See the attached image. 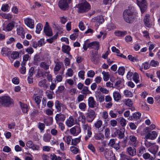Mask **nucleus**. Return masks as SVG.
<instances>
[{
	"label": "nucleus",
	"mask_w": 160,
	"mask_h": 160,
	"mask_svg": "<svg viewBox=\"0 0 160 160\" xmlns=\"http://www.w3.org/2000/svg\"><path fill=\"white\" fill-rule=\"evenodd\" d=\"M123 17L125 21L127 22L130 23V10L126 9L123 13Z\"/></svg>",
	"instance_id": "nucleus-13"
},
{
	"label": "nucleus",
	"mask_w": 160,
	"mask_h": 160,
	"mask_svg": "<svg viewBox=\"0 0 160 160\" xmlns=\"http://www.w3.org/2000/svg\"><path fill=\"white\" fill-rule=\"evenodd\" d=\"M91 61L94 63H97L98 59L100 57V55L98 54V51L92 50L91 55Z\"/></svg>",
	"instance_id": "nucleus-7"
},
{
	"label": "nucleus",
	"mask_w": 160,
	"mask_h": 160,
	"mask_svg": "<svg viewBox=\"0 0 160 160\" xmlns=\"http://www.w3.org/2000/svg\"><path fill=\"white\" fill-rule=\"evenodd\" d=\"M45 125L44 124L40 122L39 123L38 128L41 131H43L45 128Z\"/></svg>",
	"instance_id": "nucleus-61"
},
{
	"label": "nucleus",
	"mask_w": 160,
	"mask_h": 160,
	"mask_svg": "<svg viewBox=\"0 0 160 160\" xmlns=\"http://www.w3.org/2000/svg\"><path fill=\"white\" fill-rule=\"evenodd\" d=\"M96 97L100 102H103L104 100V96L102 95L100 92L98 93Z\"/></svg>",
	"instance_id": "nucleus-32"
},
{
	"label": "nucleus",
	"mask_w": 160,
	"mask_h": 160,
	"mask_svg": "<svg viewBox=\"0 0 160 160\" xmlns=\"http://www.w3.org/2000/svg\"><path fill=\"white\" fill-rule=\"evenodd\" d=\"M81 93L86 96L88 94L91 93V92L88 90V87L85 86L81 91Z\"/></svg>",
	"instance_id": "nucleus-27"
},
{
	"label": "nucleus",
	"mask_w": 160,
	"mask_h": 160,
	"mask_svg": "<svg viewBox=\"0 0 160 160\" xmlns=\"http://www.w3.org/2000/svg\"><path fill=\"white\" fill-rule=\"evenodd\" d=\"M81 136L77 138L74 139H72V144L73 145L76 146L78 143L80 142V141Z\"/></svg>",
	"instance_id": "nucleus-37"
},
{
	"label": "nucleus",
	"mask_w": 160,
	"mask_h": 160,
	"mask_svg": "<svg viewBox=\"0 0 160 160\" xmlns=\"http://www.w3.org/2000/svg\"><path fill=\"white\" fill-rule=\"evenodd\" d=\"M38 85L40 87L45 88V89H46L48 87L47 84V81L45 79L40 81L38 83Z\"/></svg>",
	"instance_id": "nucleus-26"
},
{
	"label": "nucleus",
	"mask_w": 160,
	"mask_h": 160,
	"mask_svg": "<svg viewBox=\"0 0 160 160\" xmlns=\"http://www.w3.org/2000/svg\"><path fill=\"white\" fill-rule=\"evenodd\" d=\"M66 118V115L61 113L57 114L55 117L56 123H58L60 121L63 122L65 120Z\"/></svg>",
	"instance_id": "nucleus-12"
},
{
	"label": "nucleus",
	"mask_w": 160,
	"mask_h": 160,
	"mask_svg": "<svg viewBox=\"0 0 160 160\" xmlns=\"http://www.w3.org/2000/svg\"><path fill=\"white\" fill-rule=\"evenodd\" d=\"M40 60L41 59L40 56L36 54L34 57V60L33 61V64L35 65H38Z\"/></svg>",
	"instance_id": "nucleus-31"
},
{
	"label": "nucleus",
	"mask_w": 160,
	"mask_h": 160,
	"mask_svg": "<svg viewBox=\"0 0 160 160\" xmlns=\"http://www.w3.org/2000/svg\"><path fill=\"white\" fill-rule=\"evenodd\" d=\"M158 135V133L155 131L149 132L144 137L145 140L155 139Z\"/></svg>",
	"instance_id": "nucleus-9"
},
{
	"label": "nucleus",
	"mask_w": 160,
	"mask_h": 160,
	"mask_svg": "<svg viewBox=\"0 0 160 160\" xmlns=\"http://www.w3.org/2000/svg\"><path fill=\"white\" fill-rule=\"evenodd\" d=\"M66 124L68 127H71L74 124V120L73 118L70 117L66 122Z\"/></svg>",
	"instance_id": "nucleus-21"
},
{
	"label": "nucleus",
	"mask_w": 160,
	"mask_h": 160,
	"mask_svg": "<svg viewBox=\"0 0 160 160\" xmlns=\"http://www.w3.org/2000/svg\"><path fill=\"white\" fill-rule=\"evenodd\" d=\"M115 136H116V134L118 136V138L120 139H122L124 137V132L123 131H121V130L118 129L115 132Z\"/></svg>",
	"instance_id": "nucleus-29"
},
{
	"label": "nucleus",
	"mask_w": 160,
	"mask_h": 160,
	"mask_svg": "<svg viewBox=\"0 0 160 160\" xmlns=\"http://www.w3.org/2000/svg\"><path fill=\"white\" fill-rule=\"evenodd\" d=\"M145 151V148L144 147L142 146L140 147L138 151V155L141 156Z\"/></svg>",
	"instance_id": "nucleus-47"
},
{
	"label": "nucleus",
	"mask_w": 160,
	"mask_h": 160,
	"mask_svg": "<svg viewBox=\"0 0 160 160\" xmlns=\"http://www.w3.org/2000/svg\"><path fill=\"white\" fill-rule=\"evenodd\" d=\"M124 68L123 67H120L118 70V72L119 75H123L124 72Z\"/></svg>",
	"instance_id": "nucleus-51"
},
{
	"label": "nucleus",
	"mask_w": 160,
	"mask_h": 160,
	"mask_svg": "<svg viewBox=\"0 0 160 160\" xmlns=\"http://www.w3.org/2000/svg\"><path fill=\"white\" fill-rule=\"evenodd\" d=\"M138 13L136 10L133 9V11H131V18H136L137 17Z\"/></svg>",
	"instance_id": "nucleus-49"
},
{
	"label": "nucleus",
	"mask_w": 160,
	"mask_h": 160,
	"mask_svg": "<svg viewBox=\"0 0 160 160\" xmlns=\"http://www.w3.org/2000/svg\"><path fill=\"white\" fill-rule=\"evenodd\" d=\"M71 152L74 154H77L79 151V149L75 146H72L70 148Z\"/></svg>",
	"instance_id": "nucleus-43"
},
{
	"label": "nucleus",
	"mask_w": 160,
	"mask_h": 160,
	"mask_svg": "<svg viewBox=\"0 0 160 160\" xmlns=\"http://www.w3.org/2000/svg\"><path fill=\"white\" fill-rule=\"evenodd\" d=\"M113 98L115 101H118L121 98V95L118 92H115L113 93Z\"/></svg>",
	"instance_id": "nucleus-20"
},
{
	"label": "nucleus",
	"mask_w": 160,
	"mask_h": 160,
	"mask_svg": "<svg viewBox=\"0 0 160 160\" xmlns=\"http://www.w3.org/2000/svg\"><path fill=\"white\" fill-rule=\"evenodd\" d=\"M102 74L103 75V79L104 81H108L109 79V74L108 72L105 71H103Z\"/></svg>",
	"instance_id": "nucleus-39"
},
{
	"label": "nucleus",
	"mask_w": 160,
	"mask_h": 160,
	"mask_svg": "<svg viewBox=\"0 0 160 160\" xmlns=\"http://www.w3.org/2000/svg\"><path fill=\"white\" fill-rule=\"evenodd\" d=\"M139 76L138 74L136 72H135L133 74V80L136 83H139Z\"/></svg>",
	"instance_id": "nucleus-38"
},
{
	"label": "nucleus",
	"mask_w": 160,
	"mask_h": 160,
	"mask_svg": "<svg viewBox=\"0 0 160 160\" xmlns=\"http://www.w3.org/2000/svg\"><path fill=\"white\" fill-rule=\"evenodd\" d=\"M137 3L140 8L142 13H144L147 8V3L145 0H137Z\"/></svg>",
	"instance_id": "nucleus-6"
},
{
	"label": "nucleus",
	"mask_w": 160,
	"mask_h": 160,
	"mask_svg": "<svg viewBox=\"0 0 160 160\" xmlns=\"http://www.w3.org/2000/svg\"><path fill=\"white\" fill-rule=\"evenodd\" d=\"M95 112L92 110H90L86 113V119L87 121L89 122H91L96 117Z\"/></svg>",
	"instance_id": "nucleus-5"
},
{
	"label": "nucleus",
	"mask_w": 160,
	"mask_h": 160,
	"mask_svg": "<svg viewBox=\"0 0 160 160\" xmlns=\"http://www.w3.org/2000/svg\"><path fill=\"white\" fill-rule=\"evenodd\" d=\"M84 98V96L83 95L80 94L78 97L77 100L78 102L83 101Z\"/></svg>",
	"instance_id": "nucleus-60"
},
{
	"label": "nucleus",
	"mask_w": 160,
	"mask_h": 160,
	"mask_svg": "<svg viewBox=\"0 0 160 160\" xmlns=\"http://www.w3.org/2000/svg\"><path fill=\"white\" fill-rule=\"evenodd\" d=\"M45 44L44 39L42 38L38 42V46L39 47H41L43 45H44Z\"/></svg>",
	"instance_id": "nucleus-62"
},
{
	"label": "nucleus",
	"mask_w": 160,
	"mask_h": 160,
	"mask_svg": "<svg viewBox=\"0 0 160 160\" xmlns=\"http://www.w3.org/2000/svg\"><path fill=\"white\" fill-rule=\"evenodd\" d=\"M71 134L74 136L78 135L81 132L80 127L79 125L75 126L70 130Z\"/></svg>",
	"instance_id": "nucleus-10"
},
{
	"label": "nucleus",
	"mask_w": 160,
	"mask_h": 160,
	"mask_svg": "<svg viewBox=\"0 0 160 160\" xmlns=\"http://www.w3.org/2000/svg\"><path fill=\"white\" fill-rule=\"evenodd\" d=\"M44 31L45 34L48 36H52L53 35L52 29L50 27H44Z\"/></svg>",
	"instance_id": "nucleus-17"
},
{
	"label": "nucleus",
	"mask_w": 160,
	"mask_h": 160,
	"mask_svg": "<svg viewBox=\"0 0 160 160\" xmlns=\"http://www.w3.org/2000/svg\"><path fill=\"white\" fill-rule=\"evenodd\" d=\"M26 51L29 54H32L34 50L32 48L29 47L26 49Z\"/></svg>",
	"instance_id": "nucleus-63"
},
{
	"label": "nucleus",
	"mask_w": 160,
	"mask_h": 160,
	"mask_svg": "<svg viewBox=\"0 0 160 160\" xmlns=\"http://www.w3.org/2000/svg\"><path fill=\"white\" fill-rule=\"evenodd\" d=\"M142 157L145 159H150L151 160L153 159V157H151L150 155L148 153H145L143 154Z\"/></svg>",
	"instance_id": "nucleus-40"
},
{
	"label": "nucleus",
	"mask_w": 160,
	"mask_h": 160,
	"mask_svg": "<svg viewBox=\"0 0 160 160\" xmlns=\"http://www.w3.org/2000/svg\"><path fill=\"white\" fill-rule=\"evenodd\" d=\"M158 64L159 63L158 61L152 60L151 61L150 65L153 67H156L158 66Z\"/></svg>",
	"instance_id": "nucleus-55"
},
{
	"label": "nucleus",
	"mask_w": 160,
	"mask_h": 160,
	"mask_svg": "<svg viewBox=\"0 0 160 160\" xmlns=\"http://www.w3.org/2000/svg\"><path fill=\"white\" fill-rule=\"evenodd\" d=\"M88 104L89 107L91 108H97L98 107V104L94 100L93 97H89L88 99Z\"/></svg>",
	"instance_id": "nucleus-8"
},
{
	"label": "nucleus",
	"mask_w": 160,
	"mask_h": 160,
	"mask_svg": "<svg viewBox=\"0 0 160 160\" xmlns=\"http://www.w3.org/2000/svg\"><path fill=\"white\" fill-rule=\"evenodd\" d=\"M110 124L111 126L114 127L117 125L118 122L116 120L113 119L110 121Z\"/></svg>",
	"instance_id": "nucleus-54"
},
{
	"label": "nucleus",
	"mask_w": 160,
	"mask_h": 160,
	"mask_svg": "<svg viewBox=\"0 0 160 160\" xmlns=\"http://www.w3.org/2000/svg\"><path fill=\"white\" fill-rule=\"evenodd\" d=\"M1 16L4 18L7 19H11L12 17V15L10 14H6L5 13H2L0 14Z\"/></svg>",
	"instance_id": "nucleus-41"
},
{
	"label": "nucleus",
	"mask_w": 160,
	"mask_h": 160,
	"mask_svg": "<svg viewBox=\"0 0 160 160\" xmlns=\"http://www.w3.org/2000/svg\"><path fill=\"white\" fill-rule=\"evenodd\" d=\"M26 145L28 147L32 148L33 150H38L39 149L38 146L34 144L31 141H29L27 142Z\"/></svg>",
	"instance_id": "nucleus-14"
},
{
	"label": "nucleus",
	"mask_w": 160,
	"mask_h": 160,
	"mask_svg": "<svg viewBox=\"0 0 160 160\" xmlns=\"http://www.w3.org/2000/svg\"><path fill=\"white\" fill-rule=\"evenodd\" d=\"M98 22L99 24L102 23L104 22V19L102 16H97Z\"/></svg>",
	"instance_id": "nucleus-57"
},
{
	"label": "nucleus",
	"mask_w": 160,
	"mask_h": 160,
	"mask_svg": "<svg viewBox=\"0 0 160 160\" xmlns=\"http://www.w3.org/2000/svg\"><path fill=\"white\" fill-rule=\"evenodd\" d=\"M51 138V137L50 134H46L44 135L43 137V139L44 141L45 142H48L49 141Z\"/></svg>",
	"instance_id": "nucleus-48"
},
{
	"label": "nucleus",
	"mask_w": 160,
	"mask_h": 160,
	"mask_svg": "<svg viewBox=\"0 0 160 160\" xmlns=\"http://www.w3.org/2000/svg\"><path fill=\"white\" fill-rule=\"evenodd\" d=\"M120 155L121 157L120 160H130V157L126 155L121 153Z\"/></svg>",
	"instance_id": "nucleus-42"
},
{
	"label": "nucleus",
	"mask_w": 160,
	"mask_h": 160,
	"mask_svg": "<svg viewBox=\"0 0 160 160\" xmlns=\"http://www.w3.org/2000/svg\"><path fill=\"white\" fill-rule=\"evenodd\" d=\"M71 2L72 0H60L58 2V6L61 9L65 10L69 7L68 4Z\"/></svg>",
	"instance_id": "nucleus-4"
},
{
	"label": "nucleus",
	"mask_w": 160,
	"mask_h": 160,
	"mask_svg": "<svg viewBox=\"0 0 160 160\" xmlns=\"http://www.w3.org/2000/svg\"><path fill=\"white\" fill-rule=\"evenodd\" d=\"M86 107V105L84 102H81L79 104V107L80 109L82 110L84 109Z\"/></svg>",
	"instance_id": "nucleus-59"
},
{
	"label": "nucleus",
	"mask_w": 160,
	"mask_h": 160,
	"mask_svg": "<svg viewBox=\"0 0 160 160\" xmlns=\"http://www.w3.org/2000/svg\"><path fill=\"white\" fill-rule=\"evenodd\" d=\"M87 47L90 49H94L98 51L99 49V42L96 41L90 42L88 44Z\"/></svg>",
	"instance_id": "nucleus-11"
},
{
	"label": "nucleus",
	"mask_w": 160,
	"mask_h": 160,
	"mask_svg": "<svg viewBox=\"0 0 160 160\" xmlns=\"http://www.w3.org/2000/svg\"><path fill=\"white\" fill-rule=\"evenodd\" d=\"M94 138L97 140H102L104 139V135L101 133H97L95 134Z\"/></svg>",
	"instance_id": "nucleus-28"
},
{
	"label": "nucleus",
	"mask_w": 160,
	"mask_h": 160,
	"mask_svg": "<svg viewBox=\"0 0 160 160\" xmlns=\"http://www.w3.org/2000/svg\"><path fill=\"white\" fill-rule=\"evenodd\" d=\"M158 145H155L150 148L149 149V151L154 155H155L158 152Z\"/></svg>",
	"instance_id": "nucleus-19"
},
{
	"label": "nucleus",
	"mask_w": 160,
	"mask_h": 160,
	"mask_svg": "<svg viewBox=\"0 0 160 160\" xmlns=\"http://www.w3.org/2000/svg\"><path fill=\"white\" fill-rule=\"evenodd\" d=\"M70 49V48L69 46L63 45L62 47V52L68 54H69Z\"/></svg>",
	"instance_id": "nucleus-23"
},
{
	"label": "nucleus",
	"mask_w": 160,
	"mask_h": 160,
	"mask_svg": "<svg viewBox=\"0 0 160 160\" xmlns=\"http://www.w3.org/2000/svg\"><path fill=\"white\" fill-rule=\"evenodd\" d=\"M19 103L22 112L24 113H27L28 110L27 105L21 102H20Z\"/></svg>",
	"instance_id": "nucleus-25"
},
{
	"label": "nucleus",
	"mask_w": 160,
	"mask_h": 160,
	"mask_svg": "<svg viewBox=\"0 0 160 160\" xmlns=\"http://www.w3.org/2000/svg\"><path fill=\"white\" fill-rule=\"evenodd\" d=\"M102 125V122L101 120L97 121L94 124V126L97 128H100Z\"/></svg>",
	"instance_id": "nucleus-46"
},
{
	"label": "nucleus",
	"mask_w": 160,
	"mask_h": 160,
	"mask_svg": "<svg viewBox=\"0 0 160 160\" xmlns=\"http://www.w3.org/2000/svg\"><path fill=\"white\" fill-rule=\"evenodd\" d=\"M131 155H135L136 149L135 148L138 146V141L137 138L134 136H131Z\"/></svg>",
	"instance_id": "nucleus-3"
},
{
	"label": "nucleus",
	"mask_w": 160,
	"mask_h": 160,
	"mask_svg": "<svg viewBox=\"0 0 160 160\" xmlns=\"http://www.w3.org/2000/svg\"><path fill=\"white\" fill-rule=\"evenodd\" d=\"M19 53L16 51H14L11 54V57L13 59H16L19 56Z\"/></svg>",
	"instance_id": "nucleus-44"
},
{
	"label": "nucleus",
	"mask_w": 160,
	"mask_h": 160,
	"mask_svg": "<svg viewBox=\"0 0 160 160\" xmlns=\"http://www.w3.org/2000/svg\"><path fill=\"white\" fill-rule=\"evenodd\" d=\"M149 17V14H147L145 16L144 19L145 25L148 27H150L152 25V23L149 20L148 18Z\"/></svg>",
	"instance_id": "nucleus-16"
},
{
	"label": "nucleus",
	"mask_w": 160,
	"mask_h": 160,
	"mask_svg": "<svg viewBox=\"0 0 160 160\" xmlns=\"http://www.w3.org/2000/svg\"><path fill=\"white\" fill-rule=\"evenodd\" d=\"M77 7L78 8V12L82 13L88 11L91 8L90 4L86 1H84L78 4Z\"/></svg>",
	"instance_id": "nucleus-2"
},
{
	"label": "nucleus",
	"mask_w": 160,
	"mask_h": 160,
	"mask_svg": "<svg viewBox=\"0 0 160 160\" xmlns=\"http://www.w3.org/2000/svg\"><path fill=\"white\" fill-rule=\"evenodd\" d=\"M25 24L28 27L33 28L34 27V21L30 18H26L24 20Z\"/></svg>",
	"instance_id": "nucleus-15"
},
{
	"label": "nucleus",
	"mask_w": 160,
	"mask_h": 160,
	"mask_svg": "<svg viewBox=\"0 0 160 160\" xmlns=\"http://www.w3.org/2000/svg\"><path fill=\"white\" fill-rule=\"evenodd\" d=\"M95 72L92 70H90L88 71L87 72V75L88 77L92 78L95 75Z\"/></svg>",
	"instance_id": "nucleus-53"
},
{
	"label": "nucleus",
	"mask_w": 160,
	"mask_h": 160,
	"mask_svg": "<svg viewBox=\"0 0 160 160\" xmlns=\"http://www.w3.org/2000/svg\"><path fill=\"white\" fill-rule=\"evenodd\" d=\"M126 31L122 32L120 31L114 32L115 35L118 37H123L127 34Z\"/></svg>",
	"instance_id": "nucleus-35"
},
{
	"label": "nucleus",
	"mask_w": 160,
	"mask_h": 160,
	"mask_svg": "<svg viewBox=\"0 0 160 160\" xmlns=\"http://www.w3.org/2000/svg\"><path fill=\"white\" fill-rule=\"evenodd\" d=\"M141 113L138 112H136L132 114L131 117L132 119H137L140 118L141 116Z\"/></svg>",
	"instance_id": "nucleus-34"
},
{
	"label": "nucleus",
	"mask_w": 160,
	"mask_h": 160,
	"mask_svg": "<svg viewBox=\"0 0 160 160\" xmlns=\"http://www.w3.org/2000/svg\"><path fill=\"white\" fill-rule=\"evenodd\" d=\"M41 97L40 96H36L34 99L35 102L37 104V105H39L41 101L40 99Z\"/></svg>",
	"instance_id": "nucleus-56"
},
{
	"label": "nucleus",
	"mask_w": 160,
	"mask_h": 160,
	"mask_svg": "<svg viewBox=\"0 0 160 160\" xmlns=\"http://www.w3.org/2000/svg\"><path fill=\"white\" fill-rule=\"evenodd\" d=\"M118 123L122 127H124L126 125V120L122 117H120L117 119Z\"/></svg>",
	"instance_id": "nucleus-24"
},
{
	"label": "nucleus",
	"mask_w": 160,
	"mask_h": 160,
	"mask_svg": "<svg viewBox=\"0 0 160 160\" xmlns=\"http://www.w3.org/2000/svg\"><path fill=\"white\" fill-rule=\"evenodd\" d=\"M14 24L13 22L9 23L7 26L6 30L9 31H11L14 27Z\"/></svg>",
	"instance_id": "nucleus-36"
},
{
	"label": "nucleus",
	"mask_w": 160,
	"mask_h": 160,
	"mask_svg": "<svg viewBox=\"0 0 160 160\" xmlns=\"http://www.w3.org/2000/svg\"><path fill=\"white\" fill-rule=\"evenodd\" d=\"M42 27L43 26L42 24L40 23L38 24L36 27V32L38 34L39 33L42 29Z\"/></svg>",
	"instance_id": "nucleus-45"
},
{
	"label": "nucleus",
	"mask_w": 160,
	"mask_h": 160,
	"mask_svg": "<svg viewBox=\"0 0 160 160\" xmlns=\"http://www.w3.org/2000/svg\"><path fill=\"white\" fill-rule=\"evenodd\" d=\"M13 104L12 100L9 97L4 96L0 97V107H9Z\"/></svg>",
	"instance_id": "nucleus-1"
},
{
	"label": "nucleus",
	"mask_w": 160,
	"mask_h": 160,
	"mask_svg": "<svg viewBox=\"0 0 160 160\" xmlns=\"http://www.w3.org/2000/svg\"><path fill=\"white\" fill-rule=\"evenodd\" d=\"M1 53L3 56H8L11 54V51L10 49L7 48H4L2 49Z\"/></svg>",
	"instance_id": "nucleus-18"
},
{
	"label": "nucleus",
	"mask_w": 160,
	"mask_h": 160,
	"mask_svg": "<svg viewBox=\"0 0 160 160\" xmlns=\"http://www.w3.org/2000/svg\"><path fill=\"white\" fill-rule=\"evenodd\" d=\"M85 72L83 71H80L78 72V75L79 78H81L82 79H84V75Z\"/></svg>",
	"instance_id": "nucleus-58"
},
{
	"label": "nucleus",
	"mask_w": 160,
	"mask_h": 160,
	"mask_svg": "<svg viewBox=\"0 0 160 160\" xmlns=\"http://www.w3.org/2000/svg\"><path fill=\"white\" fill-rule=\"evenodd\" d=\"M87 134L85 137V139L86 141H87V140L91 137L92 135V132L91 131V130H87Z\"/></svg>",
	"instance_id": "nucleus-52"
},
{
	"label": "nucleus",
	"mask_w": 160,
	"mask_h": 160,
	"mask_svg": "<svg viewBox=\"0 0 160 160\" xmlns=\"http://www.w3.org/2000/svg\"><path fill=\"white\" fill-rule=\"evenodd\" d=\"M62 104L60 103L58 100H57L55 102V106L58 112H60L61 111V107L62 106Z\"/></svg>",
	"instance_id": "nucleus-30"
},
{
	"label": "nucleus",
	"mask_w": 160,
	"mask_h": 160,
	"mask_svg": "<svg viewBox=\"0 0 160 160\" xmlns=\"http://www.w3.org/2000/svg\"><path fill=\"white\" fill-rule=\"evenodd\" d=\"M110 134V130L109 128H107L105 130V137L108 138L109 137Z\"/></svg>",
	"instance_id": "nucleus-64"
},
{
	"label": "nucleus",
	"mask_w": 160,
	"mask_h": 160,
	"mask_svg": "<svg viewBox=\"0 0 160 160\" xmlns=\"http://www.w3.org/2000/svg\"><path fill=\"white\" fill-rule=\"evenodd\" d=\"M9 7L8 5L7 4H3L2 5L1 8V10L3 12L8 11V8Z\"/></svg>",
	"instance_id": "nucleus-50"
},
{
	"label": "nucleus",
	"mask_w": 160,
	"mask_h": 160,
	"mask_svg": "<svg viewBox=\"0 0 160 160\" xmlns=\"http://www.w3.org/2000/svg\"><path fill=\"white\" fill-rule=\"evenodd\" d=\"M17 34L19 35H21L22 38H24V32L23 28H20L17 29Z\"/></svg>",
	"instance_id": "nucleus-33"
},
{
	"label": "nucleus",
	"mask_w": 160,
	"mask_h": 160,
	"mask_svg": "<svg viewBox=\"0 0 160 160\" xmlns=\"http://www.w3.org/2000/svg\"><path fill=\"white\" fill-rule=\"evenodd\" d=\"M50 64L48 62H41L40 64V66L42 68H43L45 70H48L49 69Z\"/></svg>",
	"instance_id": "nucleus-22"
}]
</instances>
